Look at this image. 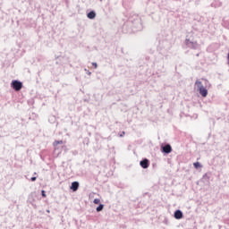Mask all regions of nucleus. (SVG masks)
Instances as JSON below:
<instances>
[{"label":"nucleus","instance_id":"6e6552de","mask_svg":"<svg viewBox=\"0 0 229 229\" xmlns=\"http://www.w3.org/2000/svg\"><path fill=\"white\" fill-rule=\"evenodd\" d=\"M59 144H64V140H55V141H54L53 146H54L55 149L58 148Z\"/></svg>","mask_w":229,"mask_h":229},{"label":"nucleus","instance_id":"ddd939ff","mask_svg":"<svg viewBox=\"0 0 229 229\" xmlns=\"http://www.w3.org/2000/svg\"><path fill=\"white\" fill-rule=\"evenodd\" d=\"M92 65L94 66L95 69H98V64L97 63H92Z\"/></svg>","mask_w":229,"mask_h":229},{"label":"nucleus","instance_id":"f257e3e1","mask_svg":"<svg viewBox=\"0 0 229 229\" xmlns=\"http://www.w3.org/2000/svg\"><path fill=\"white\" fill-rule=\"evenodd\" d=\"M195 85L202 98H207V96H208V90L203 87V83L201 81H196Z\"/></svg>","mask_w":229,"mask_h":229},{"label":"nucleus","instance_id":"1a4fd4ad","mask_svg":"<svg viewBox=\"0 0 229 229\" xmlns=\"http://www.w3.org/2000/svg\"><path fill=\"white\" fill-rule=\"evenodd\" d=\"M103 208H105V206L103 204H100L98 208H97V212H101V210H103Z\"/></svg>","mask_w":229,"mask_h":229},{"label":"nucleus","instance_id":"9b49d317","mask_svg":"<svg viewBox=\"0 0 229 229\" xmlns=\"http://www.w3.org/2000/svg\"><path fill=\"white\" fill-rule=\"evenodd\" d=\"M93 203H94L95 205H99V203H101V199H95L93 200Z\"/></svg>","mask_w":229,"mask_h":229},{"label":"nucleus","instance_id":"20e7f679","mask_svg":"<svg viewBox=\"0 0 229 229\" xmlns=\"http://www.w3.org/2000/svg\"><path fill=\"white\" fill-rule=\"evenodd\" d=\"M80 188V182H72V186H71V190L73 191V192H76V191H78V189Z\"/></svg>","mask_w":229,"mask_h":229},{"label":"nucleus","instance_id":"4468645a","mask_svg":"<svg viewBox=\"0 0 229 229\" xmlns=\"http://www.w3.org/2000/svg\"><path fill=\"white\" fill-rule=\"evenodd\" d=\"M31 182H35V180H37V177H31Z\"/></svg>","mask_w":229,"mask_h":229},{"label":"nucleus","instance_id":"423d86ee","mask_svg":"<svg viewBox=\"0 0 229 229\" xmlns=\"http://www.w3.org/2000/svg\"><path fill=\"white\" fill-rule=\"evenodd\" d=\"M173 151V148H171V145H165L163 147V152L164 153H171Z\"/></svg>","mask_w":229,"mask_h":229},{"label":"nucleus","instance_id":"39448f33","mask_svg":"<svg viewBox=\"0 0 229 229\" xmlns=\"http://www.w3.org/2000/svg\"><path fill=\"white\" fill-rule=\"evenodd\" d=\"M174 217L175 219H182V217H183V213H182L181 210H176L174 212Z\"/></svg>","mask_w":229,"mask_h":229},{"label":"nucleus","instance_id":"0eeeda50","mask_svg":"<svg viewBox=\"0 0 229 229\" xmlns=\"http://www.w3.org/2000/svg\"><path fill=\"white\" fill-rule=\"evenodd\" d=\"M88 19H96V13L94 11H91L87 15Z\"/></svg>","mask_w":229,"mask_h":229},{"label":"nucleus","instance_id":"7ed1b4c3","mask_svg":"<svg viewBox=\"0 0 229 229\" xmlns=\"http://www.w3.org/2000/svg\"><path fill=\"white\" fill-rule=\"evenodd\" d=\"M140 165H141L143 169H148V167H149V160L144 159L140 161Z\"/></svg>","mask_w":229,"mask_h":229},{"label":"nucleus","instance_id":"f03ea898","mask_svg":"<svg viewBox=\"0 0 229 229\" xmlns=\"http://www.w3.org/2000/svg\"><path fill=\"white\" fill-rule=\"evenodd\" d=\"M11 87L16 90V92H19V90H21V89H22V82L19 81H13L11 83Z\"/></svg>","mask_w":229,"mask_h":229},{"label":"nucleus","instance_id":"9d476101","mask_svg":"<svg viewBox=\"0 0 229 229\" xmlns=\"http://www.w3.org/2000/svg\"><path fill=\"white\" fill-rule=\"evenodd\" d=\"M193 165L195 169H199V167H201V164H199V162L193 163Z\"/></svg>","mask_w":229,"mask_h":229},{"label":"nucleus","instance_id":"f8f14e48","mask_svg":"<svg viewBox=\"0 0 229 229\" xmlns=\"http://www.w3.org/2000/svg\"><path fill=\"white\" fill-rule=\"evenodd\" d=\"M41 194H42V197H43V198H46V197H47V195H46V191L43 190V191H41Z\"/></svg>","mask_w":229,"mask_h":229}]
</instances>
